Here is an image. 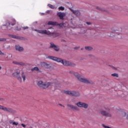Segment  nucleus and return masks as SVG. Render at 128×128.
Here are the masks:
<instances>
[{
	"mask_svg": "<svg viewBox=\"0 0 128 128\" xmlns=\"http://www.w3.org/2000/svg\"><path fill=\"white\" fill-rule=\"evenodd\" d=\"M38 86L42 88H58L60 84L56 79L52 80L50 82H44L42 80H40L38 82Z\"/></svg>",
	"mask_w": 128,
	"mask_h": 128,
	"instance_id": "1",
	"label": "nucleus"
},
{
	"mask_svg": "<svg viewBox=\"0 0 128 128\" xmlns=\"http://www.w3.org/2000/svg\"><path fill=\"white\" fill-rule=\"evenodd\" d=\"M46 58L52 60H54V62H60L61 64H63V66H76V64H74V63L70 61H68L66 60L62 59L60 58L48 56L46 57Z\"/></svg>",
	"mask_w": 128,
	"mask_h": 128,
	"instance_id": "2",
	"label": "nucleus"
},
{
	"mask_svg": "<svg viewBox=\"0 0 128 128\" xmlns=\"http://www.w3.org/2000/svg\"><path fill=\"white\" fill-rule=\"evenodd\" d=\"M70 74H73V76H75L76 78H77L78 80L80 82H83L84 84H94V82L92 81V80L86 78L78 72L73 71H70Z\"/></svg>",
	"mask_w": 128,
	"mask_h": 128,
	"instance_id": "3",
	"label": "nucleus"
},
{
	"mask_svg": "<svg viewBox=\"0 0 128 128\" xmlns=\"http://www.w3.org/2000/svg\"><path fill=\"white\" fill-rule=\"evenodd\" d=\"M12 76H14V78H16L17 80L20 82H22V78L24 82H26V74L24 71L22 70L14 72L12 74Z\"/></svg>",
	"mask_w": 128,
	"mask_h": 128,
	"instance_id": "4",
	"label": "nucleus"
},
{
	"mask_svg": "<svg viewBox=\"0 0 128 128\" xmlns=\"http://www.w3.org/2000/svg\"><path fill=\"white\" fill-rule=\"evenodd\" d=\"M104 109L101 108L99 110V114L103 116H106L107 118H112V114L107 112H110V108L108 107H104ZM106 110H107L106 111Z\"/></svg>",
	"mask_w": 128,
	"mask_h": 128,
	"instance_id": "5",
	"label": "nucleus"
},
{
	"mask_svg": "<svg viewBox=\"0 0 128 128\" xmlns=\"http://www.w3.org/2000/svg\"><path fill=\"white\" fill-rule=\"evenodd\" d=\"M120 32H122V28H112L109 36L114 38V36H116V34H119Z\"/></svg>",
	"mask_w": 128,
	"mask_h": 128,
	"instance_id": "6",
	"label": "nucleus"
},
{
	"mask_svg": "<svg viewBox=\"0 0 128 128\" xmlns=\"http://www.w3.org/2000/svg\"><path fill=\"white\" fill-rule=\"evenodd\" d=\"M16 24V20H12L10 22L8 21H6L5 22V24H3L4 26H7L8 30H11L12 26H14Z\"/></svg>",
	"mask_w": 128,
	"mask_h": 128,
	"instance_id": "7",
	"label": "nucleus"
},
{
	"mask_svg": "<svg viewBox=\"0 0 128 128\" xmlns=\"http://www.w3.org/2000/svg\"><path fill=\"white\" fill-rule=\"evenodd\" d=\"M76 105L78 108H84L86 109L88 108V104L82 102H78L76 104Z\"/></svg>",
	"mask_w": 128,
	"mask_h": 128,
	"instance_id": "8",
	"label": "nucleus"
},
{
	"mask_svg": "<svg viewBox=\"0 0 128 128\" xmlns=\"http://www.w3.org/2000/svg\"><path fill=\"white\" fill-rule=\"evenodd\" d=\"M40 66L42 68H48L50 69L52 68L50 64H48L45 62H40Z\"/></svg>",
	"mask_w": 128,
	"mask_h": 128,
	"instance_id": "9",
	"label": "nucleus"
},
{
	"mask_svg": "<svg viewBox=\"0 0 128 128\" xmlns=\"http://www.w3.org/2000/svg\"><path fill=\"white\" fill-rule=\"evenodd\" d=\"M50 48H52L56 52H60V46L56 45L53 42L50 43Z\"/></svg>",
	"mask_w": 128,
	"mask_h": 128,
	"instance_id": "10",
	"label": "nucleus"
},
{
	"mask_svg": "<svg viewBox=\"0 0 128 128\" xmlns=\"http://www.w3.org/2000/svg\"><path fill=\"white\" fill-rule=\"evenodd\" d=\"M16 50L18 52H22L24 50V47H22L20 46L19 45H16Z\"/></svg>",
	"mask_w": 128,
	"mask_h": 128,
	"instance_id": "11",
	"label": "nucleus"
},
{
	"mask_svg": "<svg viewBox=\"0 0 128 128\" xmlns=\"http://www.w3.org/2000/svg\"><path fill=\"white\" fill-rule=\"evenodd\" d=\"M57 15L58 16H59L60 20H64V18L66 16V13L58 12L57 14Z\"/></svg>",
	"mask_w": 128,
	"mask_h": 128,
	"instance_id": "12",
	"label": "nucleus"
},
{
	"mask_svg": "<svg viewBox=\"0 0 128 128\" xmlns=\"http://www.w3.org/2000/svg\"><path fill=\"white\" fill-rule=\"evenodd\" d=\"M54 32V29L53 28H50L48 30H47V34L48 36H52Z\"/></svg>",
	"mask_w": 128,
	"mask_h": 128,
	"instance_id": "13",
	"label": "nucleus"
},
{
	"mask_svg": "<svg viewBox=\"0 0 128 128\" xmlns=\"http://www.w3.org/2000/svg\"><path fill=\"white\" fill-rule=\"evenodd\" d=\"M80 96V94L78 92L73 91L72 96H75V98H78V96Z\"/></svg>",
	"mask_w": 128,
	"mask_h": 128,
	"instance_id": "14",
	"label": "nucleus"
},
{
	"mask_svg": "<svg viewBox=\"0 0 128 128\" xmlns=\"http://www.w3.org/2000/svg\"><path fill=\"white\" fill-rule=\"evenodd\" d=\"M0 110H4V112H10V108L4 107L2 105H0Z\"/></svg>",
	"mask_w": 128,
	"mask_h": 128,
	"instance_id": "15",
	"label": "nucleus"
},
{
	"mask_svg": "<svg viewBox=\"0 0 128 128\" xmlns=\"http://www.w3.org/2000/svg\"><path fill=\"white\" fill-rule=\"evenodd\" d=\"M31 70L32 72H40V70L38 68V67H34V68H31Z\"/></svg>",
	"mask_w": 128,
	"mask_h": 128,
	"instance_id": "16",
	"label": "nucleus"
},
{
	"mask_svg": "<svg viewBox=\"0 0 128 128\" xmlns=\"http://www.w3.org/2000/svg\"><path fill=\"white\" fill-rule=\"evenodd\" d=\"M72 92H73V91H69V90L64 91V94H68V96H72Z\"/></svg>",
	"mask_w": 128,
	"mask_h": 128,
	"instance_id": "17",
	"label": "nucleus"
},
{
	"mask_svg": "<svg viewBox=\"0 0 128 128\" xmlns=\"http://www.w3.org/2000/svg\"><path fill=\"white\" fill-rule=\"evenodd\" d=\"M48 24L49 26H57L58 23H56V22L50 21L48 22Z\"/></svg>",
	"mask_w": 128,
	"mask_h": 128,
	"instance_id": "18",
	"label": "nucleus"
},
{
	"mask_svg": "<svg viewBox=\"0 0 128 128\" xmlns=\"http://www.w3.org/2000/svg\"><path fill=\"white\" fill-rule=\"evenodd\" d=\"M52 36H53V38H56L58 36H60V34L56 33L54 32L53 34L51 35Z\"/></svg>",
	"mask_w": 128,
	"mask_h": 128,
	"instance_id": "19",
	"label": "nucleus"
},
{
	"mask_svg": "<svg viewBox=\"0 0 128 128\" xmlns=\"http://www.w3.org/2000/svg\"><path fill=\"white\" fill-rule=\"evenodd\" d=\"M39 34H48L46 30H40Z\"/></svg>",
	"mask_w": 128,
	"mask_h": 128,
	"instance_id": "20",
	"label": "nucleus"
},
{
	"mask_svg": "<svg viewBox=\"0 0 128 128\" xmlns=\"http://www.w3.org/2000/svg\"><path fill=\"white\" fill-rule=\"evenodd\" d=\"M70 10H72V12H73L74 14L78 15V14H80V11H78V10H74L72 9H70Z\"/></svg>",
	"mask_w": 128,
	"mask_h": 128,
	"instance_id": "21",
	"label": "nucleus"
},
{
	"mask_svg": "<svg viewBox=\"0 0 128 128\" xmlns=\"http://www.w3.org/2000/svg\"><path fill=\"white\" fill-rule=\"evenodd\" d=\"M58 26L62 28H66V23H61L60 24H58Z\"/></svg>",
	"mask_w": 128,
	"mask_h": 128,
	"instance_id": "22",
	"label": "nucleus"
},
{
	"mask_svg": "<svg viewBox=\"0 0 128 128\" xmlns=\"http://www.w3.org/2000/svg\"><path fill=\"white\" fill-rule=\"evenodd\" d=\"M112 76H114V78H118V74L116 73H114L111 74Z\"/></svg>",
	"mask_w": 128,
	"mask_h": 128,
	"instance_id": "23",
	"label": "nucleus"
},
{
	"mask_svg": "<svg viewBox=\"0 0 128 128\" xmlns=\"http://www.w3.org/2000/svg\"><path fill=\"white\" fill-rule=\"evenodd\" d=\"M85 48L86 50H92V48L90 46H86Z\"/></svg>",
	"mask_w": 128,
	"mask_h": 128,
	"instance_id": "24",
	"label": "nucleus"
},
{
	"mask_svg": "<svg viewBox=\"0 0 128 128\" xmlns=\"http://www.w3.org/2000/svg\"><path fill=\"white\" fill-rule=\"evenodd\" d=\"M11 36L13 38H17L18 40L20 39V38L19 36H14V35H12Z\"/></svg>",
	"mask_w": 128,
	"mask_h": 128,
	"instance_id": "25",
	"label": "nucleus"
},
{
	"mask_svg": "<svg viewBox=\"0 0 128 128\" xmlns=\"http://www.w3.org/2000/svg\"><path fill=\"white\" fill-rule=\"evenodd\" d=\"M68 106L70 108V110H74V106L72 104H68Z\"/></svg>",
	"mask_w": 128,
	"mask_h": 128,
	"instance_id": "26",
	"label": "nucleus"
},
{
	"mask_svg": "<svg viewBox=\"0 0 128 128\" xmlns=\"http://www.w3.org/2000/svg\"><path fill=\"white\" fill-rule=\"evenodd\" d=\"M108 66H110V68H112V70H116V68L112 66V65H108Z\"/></svg>",
	"mask_w": 128,
	"mask_h": 128,
	"instance_id": "27",
	"label": "nucleus"
},
{
	"mask_svg": "<svg viewBox=\"0 0 128 128\" xmlns=\"http://www.w3.org/2000/svg\"><path fill=\"white\" fill-rule=\"evenodd\" d=\"M48 6H49V8H54V6L50 4H48Z\"/></svg>",
	"mask_w": 128,
	"mask_h": 128,
	"instance_id": "28",
	"label": "nucleus"
},
{
	"mask_svg": "<svg viewBox=\"0 0 128 128\" xmlns=\"http://www.w3.org/2000/svg\"><path fill=\"white\" fill-rule=\"evenodd\" d=\"M58 9H59L60 10H64V6H60V7H59Z\"/></svg>",
	"mask_w": 128,
	"mask_h": 128,
	"instance_id": "29",
	"label": "nucleus"
},
{
	"mask_svg": "<svg viewBox=\"0 0 128 128\" xmlns=\"http://www.w3.org/2000/svg\"><path fill=\"white\" fill-rule=\"evenodd\" d=\"M18 65L19 66H25L26 64L22 62H19Z\"/></svg>",
	"mask_w": 128,
	"mask_h": 128,
	"instance_id": "30",
	"label": "nucleus"
},
{
	"mask_svg": "<svg viewBox=\"0 0 128 128\" xmlns=\"http://www.w3.org/2000/svg\"><path fill=\"white\" fill-rule=\"evenodd\" d=\"M74 110H78V108L76 107V106H74V108H73Z\"/></svg>",
	"mask_w": 128,
	"mask_h": 128,
	"instance_id": "31",
	"label": "nucleus"
},
{
	"mask_svg": "<svg viewBox=\"0 0 128 128\" xmlns=\"http://www.w3.org/2000/svg\"><path fill=\"white\" fill-rule=\"evenodd\" d=\"M12 124L13 125H15V126H18V122H12Z\"/></svg>",
	"mask_w": 128,
	"mask_h": 128,
	"instance_id": "32",
	"label": "nucleus"
},
{
	"mask_svg": "<svg viewBox=\"0 0 128 128\" xmlns=\"http://www.w3.org/2000/svg\"><path fill=\"white\" fill-rule=\"evenodd\" d=\"M22 28L24 30H28V26H24V27H22Z\"/></svg>",
	"mask_w": 128,
	"mask_h": 128,
	"instance_id": "33",
	"label": "nucleus"
},
{
	"mask_svg": "<svg viewBox=\"0 0 128 128\" xmlns=\"http://www.w3.org/2000/svg\"><path fill=\"white\" fill-rule=\"evenodd\" d=\"M16 30H20V28H18V26L16 27Z\"/></svg>",
	"mask_w": 128,
	"mask_h": 128,
	"instance_id": "34",
	"label": "nucleus"
},
{
	"mask_svg": "<svg viewBox=\"0 0 128 128\" xmlns=\"http://www.w3.org/2000/svg\"><path fill=\"white\" fill-rule=\"evenodd\" d=\"M86 24H88V26H90V24H92V22H86Z\"/></svg>",
	"mask_w": 128,
	"mask_h": 128,
	"instance_id": "35",
	"label": "nucleus"
},
{
	"mask_svg": "<svg viewBox=\"0 0 128 128\" xmlns=\"http://www.w3.org/2000/svg\"><path fill=\"white\" fill-rule=\"evenodd\" d=\"M34 30L35 32H38V34H40V30L35 29V30Z\"/></svg>",
	"mask_w": 128,
	"mask_h": 128,
	"instance_id": "36",
	"label": "nucleus"
},
{
	"mask_svg": "<svg viewBox=\"0 0 128 128\" xmlns=\"http://www.w3.org/2000/svg\"><path fill=\"white\" fill-rule=\"evenodd\" d=\"M15 64H18H18H19V62H13Z\"/></svg>",
	"mask_w": 128,
	"mask_h": 128,
	"instance_id": "37",
	"label": "nucleus"
},
{
	"mask_svg": "<svg viewBox=\"0 0 128 128\" xmlns=\"http://www.w3.org/2000/svg\"><path fill=\"white\" fill-rule=\"evenodd\" d=\"M21 126H23V128H26V124H21Z\"/></svg>",
	"mask_w": 128,
	"mask_h": 128,
	"instance_id": "38",
	"label": "nucleus"
},
{
	"mask_svg": "<svg viewBox=\"0 0 128 128\" xmlns=\"http://www.w3.org/2000/svg\"><path fill=\"white\" fill-rule=\"evenodd\" d=\"M96 9L98 10H102V8H100V7H96Z\"/></svg>",
	"mask_w": 128,
	"mask_h": 128,
	"instance_id": "39",
	"label": "nucleus"
},
{
	"mask_svg": "<svg viewBox=\"0 0 128 128\" xmlns=\"http://www.w3.org/2000/svg\"><path fill=\"white\" fill-rule=\"evenodd\" d=\"M4 54L0 50V55L4 56Z\"/></svg>",
	"mask_w": 128,
	"mask_h": 128,
	"instance_id": "40",
	"label": "nucleus"
},
{
	"mask_svg": "<svg viewBox=\"0 0 128 128\" xmlns=\"http://www.w3.org/2000/svg\"><path fill=\"white\" fill-rule=\"evenodd\" d=\"M46 12L47 14H50V10H48Z\"/></svg>",
	"mask_w": 128,
	"mask_h": 128,
	"instance_id": "41",
	"label": "nucleus"
},
{
	"mask_svg": "<svg viewBox=\"0 0 128 128\" xmlns=\"http://www.w3.org/2000/svg\"><path fill=\"white\" fill-rule=\"evenodd\" d=\"M8 56H9V58H10H10H12V54H10L8 55Z\"/></svg>",
	"mask_w": 128,
	"mask_h": 128,
	"instance_id": "42",
	"label": "nucleus"
},
{
	"mask_svg": "<svg viewBox=\"0 0 128 128\" xmlns=\"http://www.w3.org/2000/svg\"><path fill=\"white\" fill-rule=\"evenodd\" d=\"M59 106H63V108H64V106H62V104H59Z\"/></svg>",
	"mask_w": 128,
	"mask_h": 128,
	"instance_id": "43",
	"label": "nucleus"
},
{
	"mask_svg": "<svg viewBox=\"0 0 128 128\" xmlns=\"http://www.w3.org/2000/svg\"><path fill=\"white\" fill-rule=\"evenodd\" d=\"M126 16H128V11H126Z\"/></svg>",
	"mask_w": 128,
	"mask_h": 128,
	"instance_id": "44",
	"label": "nucleus"
},
{
	"mask_svg": "<svg viewBox=\"0 0 128 128\" xmlns=\"http://www.w3.org/2000/svg\"><path fill=\"white\" fill-rule=\"evenodd\" d=\"M0 100H4V98H0Z\"/></svg>",
	"mask_w": 128,
	"mask_h": 128,
	"instance_id": "45",
	"label": "nucleus"
},
{
	"mask_svg": "<svg viewBox=\"0 0 128 128\" xmlns=\"http://www.w3.org/2000/svg\"><path fill=\"white\" fill-rule=\"evenodd\" d=\"M44 13H41V16H44Z\"/></svg>",
	"mask_w": 128,
	"mask_h": 128,
	"instance_id": "46",
	"label": "nucleus"
},
{
	"mask_svg": "<svg viewBox=\"0 0 128 128\" xmlns=\"http://www.w3.org/2000/svg\"><path fill=\"white\" fill-rule=\"evenodd\" d=\"M10 124H12V120L10 121Z\"/></svg>",
	"mask_w": 128,
	"mask_h": 128,
	"instance_id": "47",
	"label": "nucleus"
},
{
	"mask_svg": "<svg viewBox=\"0 0 128 128\" xmlns=\"http://www.w3.org/2000/svg\"><path fill=\"white\" fill-rule=\"evenodd\" d=\"M116 110H120V109L116 108Z\"/></svg>",
	"mask_w": 128,
	"mask_h": 128,
	"instance_id": "48",
	"label": "nucleus"
},
{
	"mask_svg": "<svg viewBox=\"0 0 128 128\" xmlns=\"http://www.w3.org/2000/svg\"><path fill=\"white\" fill-rule=\"evenodd\" d=\"M2 70V66H0V70Z\"/></svg>",
	"mask_w": 128,
	"mask_h": 128,
	"instance_id": "49",
	"label": "nucleus"
},
{
	"mask_svg": "<svg viewBox=\"0 0 128 128\" xmlns=\"http://www.w3.org/2000/svg\"><path fill=\"white\" fill-rule=\"evenodd\" d=\"M30 128H32V127H30Z\"/></svg>",
	"mask_w": 128,
	"mask_h": 128,
	"instance_id": "50",
	"label": "nucleus"
},
{
	"mask_svg": "<svg viewBox=\"0 0 128 128\" xmlns=\"http://www.w3.org/2000/svg\"><path fill=\"white\" fill-rule=\"evenodd\" d=\"M2 40H0V41H2Z\"/></svg>",
	"mask_w": 128,
	"mask_h": 128,
	"instance_id": "51",
	"label": "nucleus"
}]
</instances>
